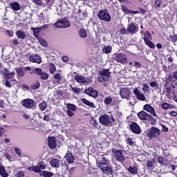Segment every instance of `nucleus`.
Masks as SVG:
<instances>
[{
    "label": "nucleus",
    "mask_w": 177,
    "mask_h": 177,
    "mask_svg": "<svg viewBox=\"0 0 177 177\" xmlns=\"http://www.w3.org/2000/svg\"><path fill=\"white\" fill-rule=\"evenodd\" d=\"M109 160L104 158V156H100L96 160L97 167L100 168L104 174H111L113 172V169L109 167L107 165Z\"/></svg>",
    "instance_id": "obj_1"
},
{
    "label": "nucleus",
    "mask_w": 177,
    "mask_h": 177,
    "mask_svg": "<svg viewBox=\"0 0 177 177\" xmlns=\"http://www.w3.org/2000/svg\"><path fill=\"white\" fill-rule=\"evenodd\" d=\"M99 121L100 124H102V125H104V127H111L113 122H114L115 120L113 115L110 117L109 115L105 113L100 116Z\"/></svg>",
    "instance_id": "obj_2"
},
{
    "label": "nucleus",
    "mask_w": 177,
    "mask_h": 177,
    "mask_svg": "<svg viewBox=\"0 0 177 177\" xmlns=\"http://www.w3.org/2000/svg\"><path fill=\"white\" fill-rule=\"evenodd\" d=\"M160 135H161V130L156 127H151L147 132V137L149 140L157 139Z\"/></svg>",
    "instance_id": "obj_3"
},
{
    "label": "nucleus",
    "mask_w": 177,
    "mask_h": 177,
    "mask_svg": "<svg viewBox=\"0 0 177 177\" xmlns=\"http://www.w3.org/2000/svg\"><path fill=\"white\" fill-rule=\"evenodd\" d=\"M97 17L100 20H102L106 23L111 21V17L110 16V13H109V11L106 10H100L98 11Z\"/></svg>",
    "instance_id": "obj_4"
},
{
    "label": "nucleus",
    "mask_w": 177,
    "mask_h": 177,
    "mask_svg": "<svg viewBox=\"0 0 177 177\" xmlns=\"http://www.w3.org/2000/svg\"><path fill=\"white\" fill-rule=\"evenodd\" d=\"M100 76L97 77V80L99 82H104V81H107L109 78H110V73L109 69H103L100 72Z\"/></svg>",
    "instance_id": "obj_5"
},
{
    "label": "nucleus",
    "mask_w": 177,
    "mask_h": 177,
    "mask_svg": "<svg viewBox=\"0 0 177 177\" xmlns=\"http://www.w3.org/2000/svg\"><path fill=\"white\" fill-rule=\"evenodd\" d=\"M54 26L57 27V28H67V27H70L71 24L70 22H68V19L66 18H62L55 22Z\"/></svg>",
    "instance_id": "obj_6"
},
{
    "label": "nucleus",
    "mask_w": 177,
    "mask_h": 177,
    "mask_svg": "<svg viewBox=\"0 0 177 177\" xmlns=\"http://www.w3.org/2000/svg\"><path fill=\"white\" fill-rule=\"evenodd\" d=\"M138 117L140 118V120H142L143 121H152L153 120V116L147 112L145 111H140L138 113Z\"/></svg>",
    "instance_id": "obj_7"
},
{
    "label": "nucleus",
    "mask_w": 177,
    "mask_h": 177,
    "mask_svg": "<svg viewBox=\"0 0 177 177\" xmlns=\"http://www.w3.org/2000/svg\"><path fill=\"white\" fill-rule=\"evenodd\" d=\"M115 157L118 161H120V162H123L125 158H127V156H125L124 151L121 149L115 151Z\"/></svg>",
    "instance_id": "obj_8"
},
{
    "label": "nucleus",
    "mask_w": 177,
    "mask_h": 177,
    "mask_svg": "<svg viewBox=\"0 0 177 177\" xmlns=\"http://www.w3.org/2000/svg\"><path fill=\"white\" fill-rule=\"evenodd\" d=\"M22 104L26 109H32L34 104H35V102L32 99L28 98L22 101Z\"/></svg>",
    "instance_id": "obj_9"
},
{
    "label": "nucleus",
    "mask_w": 177,
    "mask_h": 177,
    "mask_svg": "<svg viewBox=\"0 0 177 177\" xmlns=\"http://www.w3.org/2000/svg\"><path fill=\"white\" fill-rule=\"evenodd\" d=\"M115 60L118 63H122V64H124L128 62V57H127V55L124 54L118 53L116 55Z\"/></svg>",
    "instance_id": "obj_10"
},
{
    "label": "nucleus",
    "mask_w": 177,
    "mask_h": 177,
    "mask_svg": "<svg viewBox=\"0 0 177 177\" xmlns=\"http://www.w3.org/2000/svg\"><path fill=\"white\" fill-rule=\"evenodd\" d=\"M129 127L133 133H136L137 135L141 133L142 129H140V127H139L136 122H131Z\"/></svg>",
    "instance_id": "obj_11"
},
{
    "label": "nucleus",
    "mask_w": 177,
    "mask_h": 177,
    "mask_svg": "<svg viewBox=\"0 0 177 177\" xmlns=\"http://www.w3.org/2000/svg\"><path fill=\"white\" fill-rule=\"evenodd\" d=\"M120 93L122 99H127V100H129V96L131 95V92H129V89L127 88H122L120 89Z\"/></svg>",
    "instance_id": "obj_12"
},
{
    "label": "nucleus",
    "mask_w": 177,
    "mask_h": 177,
    "mask_svg": "<svg viewBox=\"0 0 177 177\" xmlns=\"http://www.w3.org/2000/svg\"><path fill=\"white\" fill-rule=\"evenodd\" d=\"M133 93L135 96H136L138 100H140L141 102H145V100H146V97L145 96V94L140 93L138 88H136L134 89Z\"/></svg>",
    "instance_id": "obj_13"
},
{
    "label": "nucleus",
    "mask_w": 177,
    "mask_h": 177,
    "mask_svg": "<svg viewBox=\"0 0 177 177\" xmlns=\"http://www.w3.org/2000/svg\"><path fill=\"white\" fill-rule=\"evenodd\" d=\"M143 110L145 111H147V113H150L153 117H157V114L156 113V111L154 110V108L151 106L150 104H145L143 106Z\"/></svg>",
    "instance_id": "obj_14"
},
{
    "label": "nucleus",
    "mask_w": 177,
    "mask_h": 177,
    "mask_svg": "<svg viewBox=\"0 0 177 177\" xmlns=\"http://www.w3.org/2000/svg\"><path fill=\"white\" fill-rule=\"evenodd\" d=\"M127 31L129 34H136V32H138V27L135 24L131 23L127 26Z\"/></svg>",
    "instance_id": "obj_15"
},
{
    "label": "nucleus",
    "mask_w": 177,
    "mask_h": 177,
    "mask_svg": "<svg viewBox=\"0 0 177 177\" xmlns=\"http://www.w3.org/2000/svg\"><path fill=\"white\" fill-rule=\"evenodd\" d=\"M3 73L4 74V78H6V80H10V78H13L14 75H16L15 72L9 73L8 68H3Z\"/></svg>",
    "instance_id": "obj_16"
},
{
    "label": "nucleus",
    "mask_w": 177,
    "mask_h": 177,
    "mask_svg": "<svg viewBox=\"0 0 177 177\" xmlns=\"http://www.w3.org/2000/svg\"><path fill=\"white\" fill-rule=\"evenodd\" d=\"M30 62H32V63H37V64H39L41 63V57L39 55L33 54L30 56Z\"/></svg>",
    "instance_id": "obj_17"
},
{
    "label": "nucleus",
    "mask_w": 177,
    "mask_h": 177,
    "mask_svg": "<svg viewBox=\"0 0 177 177\" xmlns=\"http://www.w3.org/2000/svg\"><path fill=\"white\" fill-rule=\"evenodd\" d=\"M142 39L144 40V42H147L148 41H151V39H153L152 35L148 30L145 31L142 35Z\"/></svg>",
    "instance_id": "obj_18"
},
{
    "label": "nucleus",
    "mask_w": 177,
    "mask_h": 177,
    "mask_svg": "<svg viewBox=\"0 0 177 177\" xmlns=\"http://www.w3.org/2000/svg\"><path fill=\"white\" fill-rule=\"evenodd\" d=\"M74 80H75V81H77V82L79 84H86V79L80 75H75Z\"/></svg>",
    "instance_id": "obj_19"
},
{
    "label": "nucleus",
    "mask_w": 177,
    "mask_h": 177,
    "mask_svg": "<svg viewBox=\"0 0 177 177\" xmlns=\"http://www.w3.org/2000/svg\"><path fill=\"white\" fill-rule=\"evenodd\" d=\"M50 165L51 167H53L54 168H59L60 167V160L59 159H52L50 161Z\"/></svg>",
    "instance_id": "obj_20"
},
{
    "label": "nucleus",
    "mask_w": 177,
    "mask_h": 177,
    "mask_svg": "<svg viewBox=\"0 0 177 177\" xmlns=\"http://www.w3.org/2000/svg\"><path fill=\"white\" fill-rule=\"evenodd\" d=\"M15 34L17 38H19L20 39H26V38H27V35L23 30H17Z\"/></svg>",
    "instance_id": "obj_21"
},
{
    "label": "nucleus",
    "mask_w": 177,
    "mask_h": 177,
    "mask_svg": "<svg viewBox=\"0 0 177 177\" xmlns=\"http://www.w3.org/2000/svg\"><path fill=\"white\" fill-rule=\"evenodd\" d=\"M48 146L50 149H55V147H56V140H55V137L48 138Z\"/></svg>",
    "instance_id": "obj_22"
},
{
    "label": "nucleus",
    "mask_w": 177,
    "mask_h": 177,
    "mask_svg": "<svg viewBox=\"0 0 177 177\" xmlns=\"http://www.w3.org/2000/svg\"><path fill=\"white\" fill-rule=\"evenodd\" d=\"M10 6L12 10H15V12H17V10H20V4L19 2H12L10 3Z\"/></svg>",
    "instance_id": "obj_23"
},
{
    "label": "nucleus",
    "mask_w": 177,
    "mask_h": 177,
    "mask_svg": "<svg viewBox=\"0 0 177 177\" xmlns=\"http://www.w3.org/2000/svg\"><path fill=\"white\" fill-rule=\"evenodd\" d=\"M65 158L68 164H73V162H74V156H73V154L71 153H66Z\"/></svg>",
    "instance_id": "obj_24"
},
{
    "label": "nucleus",
    "mask_w": 177,
    "mask_h": 177,
    "mask_svg": "<svg viewBox=\"0 0 177 177\" xmlns=\"http://www.w3.org/2000/svg\"><path fill=\"white\" fill-rule=\"evenodd\" d=\"M82 103H84V104L88 106L91 109H96V106H95V104H93V102L88 101V100H86L85 98H82Z\"/></svg>",
    "instance_id": "obj_25"
},
{
    "label": "nucleus",
    "mask_w": 177,
    "mask_h": 177,
    "mask_svg": "<svg viewBox=\"0 0 177 177\" xmlns=\"http://www.w3.org/2000/svg\"><path fill=\"white\" fill-rule=\"evenodd\" d=\"M39 175L40 176H44V177H52L55 174L50 171H41V169H40Z\"/></svg>",
    "instance_id": "obj_26"
},
{
    "label": "nucleus",
    "mask_w": 177,
    "mask_h": 177,
    "mask_svg": "<svg viewBox=\"0 0 177 177\" xmlns=\"http://www.w3.org/2000/svg\"><path fill=\"white\" fill-rule=\"evenodd\" d=\"M158 162L160 165H168V160L162 156L158 157Z\"/></svg>",
    "instance_id": "obj_27"
},
{
    "label": "nucleus",
    "mask_w": 177,
    "mask_h": 177,
    "mask_svg": "<svg viewBox=\"0 0 177 177\" xmlns=\"http://www.w3.org/2000/svg\"><path fill=\"white\" fill-rule=\"evenodd\" d=\"M27 170L33 171V172H36V174L41 172V169H39L38 166L28 167Z\"/></svg>",
    "instance_id": "obj_28"
},
{
    "label": "nucleus",
    "mask_w": 177,
    "mask_h": 177,
    "mask_svg": "<svg viewBox=\"0 0 177 177\" xmlns=\"http://www.w3.org/2000/svg\"><path fill=\"white\" fill-rule=\"evenodd\" d=\"M0 175H1V176L3 177L9 176V174L6 172V171L5 170V167H3L1 164H0Z\"/></svg>",
    "instance_id": "obj_29"
},
{
    "label": "nucleus",
    "mask_w": 177,
    "mask_h": 177,
    "mask_svg": "<svg viewBox=\"0 0 177 177\" xmlns=\"http://www.w3.org/2000/svg\"><path fill=\"white\" fill-rule=\"evenodd\" d=\"M128 171L130 174H134L135 175H136L138 174V167L136 166H130L128 169Z\"/></svg>",
    "instance_id": "obj_30"
},
{
    "label": "nucleus",
    "mask_w": 177,
    "mask_h": 177,
    "mask_svg": "<svg viewBox=\"0 0 177 177\" xmlns=\"http://www.w3.org/2000/svg\"><path fill=\"white\" fill-rule=\"evenodd\" d=\"M112 48L111 46H105L102 48V52L104 53H106V55H109V53H111Z\"/></svg>",
    "instance_id": "obj_31"
},
{
    "label": "nucleus",
    "mask_w": 177,
    "mask_h": 177,
    "mask_svg": "<svg viewBox=\"0 0 177 177\" xmlns=\"http://www.w3.org/2000/svg\"><path fill=\"white\" fill-rule=\"evenodd\" d=\"M54 80H57V84H60V81L63 80V76L60 73H55L53 75Z\"/></svg>",
    "instance_id": "obj_32"
},
{
    "label": "nucleus",
    "mask_w": 177,
    "mask_h": 177,
    "mask_svg": "<svg viewBox=\"0 0 177 177\" xmlns=\"http://www.w3.org/2000/svg\"><path fill=\"white\" fill-rule=\"evenodd\" d=\"M46 107H48V104L46 102H43L39 104L40 111H45Z\"/></svg>",
    "instance_id": "obj_33"
},
{
    "label": "nucleus",
    "mask_w": 177,
    "mask_h": 177,
    "mask_svg": "<svg viewBox=\"0 0 177 177\" xmlns=\"http://www.w3.org/2000/svg\"><path fill=\"white\" fill-rule=\"evenodd\" d=\"M79 35L80 38H86V30H85L84 29H80L79 30Z\"/></svg>",
    "instance_id": "obj_34"
},
{
    "label": "nucleus",
    "mask_w": 177,
    "mask_h": 177,
    "mask_svg": "<svg viewBox=\"0 0 177 177\" xmlns=\"http://www.w3.org/2000/svg\"><path fill=\"white\" fill-rule=\"evenodd\" d=\"M41 86V84L39 82H36L33 84L31 85L30 88L32 89V91H35V89H38Z\"/></svg>",
    "instance_id": "obj_35"
},
{
    "label": "nucleus",
    "mask_w": 177,
    "mask_h": 177,
    "mask_svg": "<svg viewBox=\"0 0 177 177\" xmlns=\"http://www.w3.org/2000/svg\"><path fill=\"white\" fill-rule=\"evenodd\" d=\"M40 79L41 80H44V81H46V80H48V78H49V74H48L47 73L43 72L40 75Z\"/></svg>",
    "instance_id": "obj_36"
},
{
    "label": "nucleus",
    "mask_w": 177,
    "mask_h": 177,
    "mask_svg": "<svg viewBox=\"0 0 177 177\" xmlns=\"http://www.w3.org/2000/svg\"><path fill=\"white\" fill-rule=\"evenodd\" d=\"M49 69H50V74H55L56 71V66H55V64H50Z\"/></svg>",
    "instance_id": "obj_37"
},
{
    "label": "nucleus",
    "mask_w": 177,
    "mask_h": 177,
    "mask_svg": "<svg viewBox=\"0 0 177 177\" xmlns=\"http://www.w3.org/2000/svg\"><path fill=\"white\" fill-rule=\"evenodd\" d=\"M68 110H71L72 111H75L77 110V106L73 104H68L67 105Z\"/></svg>",
    "instance_id": "obj_38"
},
{
    "label": "nucleus",
    "mask_w": 177,
    "mask_h": 177,
    "mask_svg": "<svg viewBox=\"0 0 177 177\" xmlns=\"http://www.w3.org/2000/svg\"><path fill=\"white\" fill-rule=\"evenodd\" d=\"M90 123L93 127H99V123L97 122V120H95L93 118H91L90 120Z\"/></svg>",
    "instance_id": "obj_39"
},
{
    "label": "nucleus",
    "mask_w": 177,
    "mask_h": 177,
    "mask_svg": "<svg viewBox=\"0 0 177 177\" xmlns=\"http://www.w3.org/2000/svg\"><path fill=\"white\" fill-rule=\"evenodd\" d=\"M162 109H164L165 110H168V109H171L172 107V105L171 104H169L167 102H163L162 104H161Z\"/></svg>",
    "instance_id": "obj_40"
},
{
    "label": "nucleus",
    "mask_w": 177,
    "mask_h": 177,
    "mask_svg": "<svg viewBox=\"0 0 177 177\" xmlns=\"http://www.w3.org/2000/svg\"><path fill=\"white\" fill-rule=\"evenodd\" d=\"M146 45L151 48V49H154L156 48V45L151 41V40H148V41H145Z\"/></svg>",
    "instance_id": "obj_41"
},
{
    "label": "nucleus",
    "mask_w": 177,
    "mask_h": 177,
    "mask_svg": "<svg viewBox=\"0 0 177 177\" xmlns=\"http://www.w3.org/2000/svg\"><path fill=\"white\" fill-rule=\"evenodd\" d=\"M162 3V0H156L154 3V7L156 9H158L161 6V4Z\"/></svg>",
    "instance_id": "obj_42"
},
{
    "label": "nucleus",
    "mask_w": 177,
    "mask_h": 177,
    "mask_svg": "<svg viewBox=\"0 0 177 177\" xmlns=\"http://www.w3.org/2000/svg\"><path fill=\"white\" fill-rule=\"evenodd\" d=\"M10 81H15V80H8L6 79V80L4 82V85L5 86H6L7 88H12V83H10Z\"/></svg>",
    "instance_id": "obj_43"
},
{
    "label": "nucleus",
    "mask_w": 177,
    "mask_h": 177,
    "mask_svg": "<svg viewBox=\"0 0 177 177\" xmlns=\"http://www.w3.org/2000/svg\"><path fill=\"white\" fill-rule=\"evenodd\" d=\"M143 92H150V86L147 84H142Z\"/></svg>",
    "instance_id": "obj_44"
},
{
    "label": "nucleus",
    "mask_w": 177,
    "mask_h": 177,
    "mask_svg": "<svg viewBox=\"0 0 177 177\" xmlns=\"http://www.w3.org/2000/svg\"><path fill=\"white\" fill-rule=\"evenodd\" d=\"M38 42H39V44H41L42 46H44V47L48 46V43L44 39H39Z\"/></svg>",
    "instance_id": "obj_45"
},
{
    "label": "nucleus",
    "mask_w": 177,
    "mask_h": 177,
    "mask_svg": "<svg viewBox=\"0 0 177 177\" xmlns=\"http://www.w3.org/2000/svg\"><path fill=\"white\" fill-rule=\"evenodd\" d=\"M17 74L19 75V77H23L24 75V71L21 68H16Z\"/></svg>",
    "instance_id": "obj_46"
},
{
    "label": "nucleus",
    "mask_w": 177,
    "mask_h": 177,
    "mask_svg": "<svg viewBox=\"0 0 177 177\" xmlns=\"http://www.w3.org/2000/svg\"><path fill=\"white\" fill-rule=\"evenodd\" d=\"M133 67H135V68H140V67H142V64H140V62L138 61H134Z\"/></svg>",
    "instance_id": "obj_47"
},
{
    "label": "nucleus",
    "mask_w": 177,
    "mask_h": 177,
    "mask_svg": "<svg viewBox=\"0 0 177 177\" xmlns=\"http://www.w3.org/2000/svg\"><path fill=\"white\" fill-rule=\"evenodd\" d=\"M111 102H113V98L108 97L104 99V103H105L106 105H109L110 103H111Z\"/></svg>",
    "instance_id": "obj_48"
},
{
    "label": "nucleus",
    "mask_w": 177,
    "mask_h": 177,
    "mask_svg": "<svg viewBox=\"0 0 177 177\" xmlns=\"http://www.w3.org/2000/svg\"><path fill=\"white\" fill-rule=\"evenodd\" d=\"M39 167V169H45L46 168V165L44 162H41L38 164V166Z\"/></svg>",
    "instance_id": "obj_49"
},
{
    "label": "nucleus",
    "mask_w": 177,
    "mask_h": 177,
    "mask_svg": "<svg viewBox=\"0 0 177 177\" xmlns=\"http://www.w3.org/2000/svg\"><path fill=\"white\" fill-rule=\"evenodd\" d=\"M126 143L127 145H129V146H133V140H132V138H127V140H126Z\"/></svg>",
    "instance_id": "obj_50"
},
{
    "label": "nucleus",
    "mask_w": 177,
    "mask_h": 177,
    "mask_svg": "<svg viewBox=\"0 0 177 177\" xmlns=\"http://www.w3.org/2000/svg\"><path fill=\"white\" fill-rule=\"evenodd\" d=\"M149 85L151 88H158V83L157 82H151Z\"/></svg>",
    "instance_id": "obj_51"
},
{
    "label": "nucleus",
    "mask_w": 177,
    "mask_h": 177,
    "mask_svg": "<svg viewBox=\"0 0 177 177\" xmlns=\"http://www.w3.org/2000/svg\"><path fill=\"white\" fill-rule=\"evenodd\" d=\"M44 71H42V69L39 68H36L35 69V73L37 74V75H40L42 74Z\"/></svg>",
    "instance_id": "obj_52"
},
{
    "label": "nucleus",
    "mask_w": 177,
    "mask_h": 177,
    "mask_svg": "<svg viewBox=\"0 0 177 177\" xmlns=\"http://www.w3.org/2000/svg\"><path fill=\"white\" fill-rule=\"evenodd\" d=\"M4 34L7 35V37H13V31H10L9 30H6Z\"/></svg>",
    "instance_id": "obj_53"
},
{
    "label": "nucleus",
    "mask_w": 177,
    "mask_h": 177,
    "mask_svg": "<svg viewBox=\"0 0 177 177\" xmlns=\"http://www.w3.org/2000/svg\"><path fill=\"white\" fill-rule=\"evenodd\" d=\"M154 165V161L153 160H148L147 161V166L149 167V168H153V165Z\"/></svg>",
    "instance_id": "obj_54"
},
{
    "label": "nucleus",
    "mask_w": 177,
    "mask_h": 177,
    "mask_svg": "<svg viewBox=\"0 0 177 177\" xmlns=\"http://www.w3.org/2000/svg\"><path fill=\"white\" fill-rule=\"evenodd\" d=\"M66 113H67L68 117H74V111H71V110H70V109H68V110L66 111Z\"/></svg>",
    "instance_id": "obj_55"
},
{
    "label": "nucleus",
    "mask_w": 177,
    "mask_h": 177,
    "mask_svg": "<svg viewBox=\"0 0 177 177\" xmlns=\"http://www.w3.org/2000/svg\"><path fill=\"white\" fill-rule=\"evenodd\" d=\"M90 96H92V97H97V91L93 90V91L90 94Z\"/></svg>",
    "instance_id": "obj_56"
},
{
    "label": "nucleus",
    "mask_w": 177,
    "mask_h": 177,
    "mask_svg": "<svg viewBox=\"0 0 177 177\" xmlns=\"http://www.w3.org/2000/svg\"><path fill=\"white\" fill-rule=\"evenodd\" d=\"M4 157H6V158H7V160H8V161H12V156H10V154L6 152L4 153Z\"/></svg>",
    "instance_id": "obj_57"
},
{
    "label": "nucleus",
    "mask_w": 177,
    "mask_h": 177,
    "mask_svg": "<svg viewBox=\"0 0 177 177\" xmlns=\"http://www.w3.org/2000/svg\"><path fill=\"white\" fill-rule=\"evenodd\" d=\"M93 91V88H88L85 90V93H86L87 95H89V96H90V95L92 93Z\"/></svg>",
    "instance_id": "obj_58"
},
{
    "label": "nucleus",
    "mask_w": 177,
    "mask_h": 177,
    "mask_svg": "<svg viewBox=\"0 0 177 177\" xmlns=\"http://www.w3.org/2000/svg\"><path fill=\"white\" fill-rule=\"evenodd\" d=\"M38 32H39V29L38 28H35L33 29V35L35 37H38Z\"/></svg>",
    "instance_id": "obj_59"
},
{
    "label": "nucleus",
    "mask_w": 177,
    "mask_h": 177,
    "mask_svg": "<svg viewBox=\"0 0 177 177\" xmlns=\"http://www.w3.org/2000/svg\"><path fill=\"white\" fill-rule=\"evenodd\" d=\"M24 176H25V174H24V171H19L17 174V177H24Z\"/></svg>",
    "instance_id": "obj_60"
},
{
    "label": "nucleus",
    "mask_w": 177,
    "mask_h": 177,
    "mask_svg": "<svg viewBox=\"0 0 177 177\" xmlns=\"http://www.w3.org/2000/svg\"><path fill=\"white\" fill-rule=\"evenodd\" d=\"M71 89H72L73 92H74V93H80V89L79 88H75V87L71 86Z\"/></svg>",
    "instance_id": "obj_61"
},
{
    "label": "nucleus",
    "mask_w": 177,
    "mask_h": 177,
    "mask_svg": "<svg viewBox=\"0 0 177 177\" xmlns=\"http://www.w3.org/2000/svg\"><path fill=\"white\" fill-rule=\"evenodd\" d=\"M161 127L162 128V132H168V129L167 127H165V125L161 124Z\"/></svg>",
    "instance_id": "obj_62"
},
{
    "label": "nucleus",
    "mask_w": 177,
    "mask_h": 177,
    "mask_svg": "<svg viewBox=\"0 0 177 177\" xmlns=\"http://www.w3.org/2000/svg\"><path fill=\"white\" fill-rule=\"evenodd\" d=\"M172 117H176L177 115V112L176 111H172L170 112L169 113Z\"/></svg>",
    "instance_id": "obj_63"
},
{
    "label": "nucleus",
    "mask_w": 177,
    "mask_h": 177,
    "mask_svg": "<svg viewBox=\"0 0 177 177\" xmlns=\"http://www.w3.org/2000/svg\"><path fill=\"white\" fill-rule=\"evenodd\" d=\"M34 1L36 5H42V1L41 0H34Z\"/></svg>",
    "instance_id": "obj_64"
}]
</instances>
